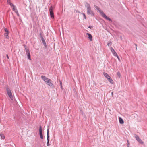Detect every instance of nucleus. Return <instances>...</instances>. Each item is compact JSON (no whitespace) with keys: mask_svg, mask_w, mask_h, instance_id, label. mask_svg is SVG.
Returning a JSON list of instances; mask_svg holds the SVG:
<instances>
[{"mask_svg":"<svg viewBox=\"0 0 147 147\" xmlns=\"http://www.w3.org/2000/svg\"><path fill=\"white\" fill-rule=\"evenodd\" d=\"M119 119H122L120 117H119Z\"/></svg>","mask_w":147,"mask_h":147,"instance_id":"obj_34","label":"nucleus"},{"mask_svg":"<svg viewBox=\"0 0 147 147\" xmlns=\"http://www.w3.org/2000/svg\"><path fill=\"white\" fill-rule=\"evenodd\" d=\"M135 138L136 139V140L140 143L142 144H143V142L142 141V140L140 139L138 136L137 135H136L135 136Z\"/></svg>","mask_w":147,"mask_h":147,"instance_id":"obj_7","label":"nucleus"},{"mask_svg":"<svg viewBox=\"0 0 147 147\" xmlns=\"http://www.w3.org/2000/svg\"><path fill=\"white\" fill-rule=\"evenodd\" d=\"M48 136H49V131L48 129H47V137H48Z\"/></svg>","mask_w":147,"mask_h":147,"instance_id":"obj_29","label":"nucleus"},{"mask_svg":"<svg viewBox=\"0 0 147 147\" xmlns=\"http://www.w3.org/2000/svg\"><path fill=\"white\" fill-rule=\"evenodd\" d=\"M127 144L128 147H129V141L128 140H127Z\"/></svg>","mask_w":147,"mask_h":147,"instance_id":"obj_28","label":"nucleus"},{"mask_svg":"<svg viewBox=\"0 0 147 147\" xmlns=\"http://www.w3.org/2000/svg\"><path fill=\"white\" fill-rule=\"evenodd\" d=\"M110 49L113 54L115 52L114 49L112 47H110Z\"/></svg>","mask_w":147,"mask_h":147,"instance_id":"obj_16","label":"nucleus"},{"mask_svg":"<svg viewBox=\"0 0 147 147\" xmlns=\"http://www.w3.org/2000/svg\"><path fill=\"white\" fill-rule=\"evenodd\" d=\"M82 15H83V17H84V18L85 19H86V16L85 15V14L84 13H82Z\"/></svg>","mask_w":147,"mask_h":147,"instance_id":"obj_25","label":"nucleus"},{"mask_svg":"<svg viewBox=\"0 0 147 147\" xmlns=\"http://www.w3.org/2000/svg\"><path fill=\"white\" fill-rule=\"evenodd\" d=\"M41 78L47 85L51 87H54V85L51 82V79L47 78L46 76H42Z\"/></svg>","mask_w":147,"mask_h":147,"instance_id":"obj_2","label":"nucleus"},{"mask_svg":"<svg viewBox=\"0 0 147 147\" xmlns=\"http://www.w3.org/2000/svg\"><path fill=\"white\" fill-rule=\"evenodd\" d=\"M107 45L108 46H111L112 45L111 42H109L107 43Z\"/></svg>","mask_w":147,"mask_h":147,"instance_id":"obj_20","label":"nucleus"},{"mask_svg":"<svg viewBox=\"0 0 147 147\" xmlns=\"http://www.w3.org/2000/svg\"><path fill=\"white\" fill-rule=\"evenodd\" d=\"M94 7L100 13L102 17L104 18L106 20H107L109 21L112 22L111 20L100 9L99 7H98L97 6L94 5Z\"/></svg>","mask_w":147,"mask_h":147,"instance_id":"obj_1","label":"nucleus"},{"mask_svg":"<svg viewBox=\"0 0 147 147\" xmlns=\"http://www.w3.org/2000/svg\"><path fill=\"white\" fill-rule=\"evenodd\" d=\"M42 41L44 45H46V43L45 42L44 39H42Z\"/></svg>","mask_w":147,"mask_h":147,"instance_id":"obj_21","label":"nucleus"},{"mask_svg":"<svg viewBox=\"0 0 147 147\" xmlns=\"http://www.w3.org/2000/svg\"><path fill=\"white\" fill-rule=\"evenodd\" d=\"M135 45H136V49L137 50V45L136 44H135Z\"/></svg>","mask_w":147,"mask_h":147,"instance_id":"obj_35","label":"nucleus"},{"mask_svg":"<svg viewBox=\"0 0 147 147\" xmlns=\"http://www.w3.org/2000/svg\"><path fill=\"white\" fill-rule=\"evenodd\" d=\"M119 122L121 124H123L124 123L123 120H119Z\"/></svg>","mask_w":147,"mask_h":147,"instance_id":"obj_22","label":"nucleus"},{"mask_svg":"<svg viewBox=\"0 0 147 147\" xmlns=\"http://www.w3.org/2000/svg\"><path fill=\"white\" fill-rule=\"evenodd\" d=\"M6 56H7V58L8 59H9V56H8V55H6Z\"/></svg>","mask_w":147,"mask_h":147,"instance_id":"obj_33","label":"nucleus"},{"mask_svg":"<svg viewBox=\"0 0 147 147\" xmlns=\"http://www.w3.org/2000/svg\"><path fill=\"white\" fill-rule=\"evenodd\" d=\"M108 81L111 84H113V81L112 79L111 78V77H110L109 78H108Z\"/></svg>","mask_w":147,"mask_h":147,"instance_id":"obj_12","label":"nucleus"},{"mask_svg":"<svg viewBox=\"0 0 147 147\" xmlns=\"http://www.w3.org/2000/svg\"><path fill=\"white\" fill-rule=\"evenodd\" d=\"M27 57L28 59L30 60H31V58H30V53H28V54H27Z\"/></svg>","mask_w":147,"mask_h":147,"instance_id":"obj_18","label":"nucleus"},{"mask_svg":"<svg viewBox=\"0 0 147 147\" xmlns=\"http://www.w3.org/2000/svg\"><path fill=\"white\" fill-rule=\"evenodd\" d=\"M85 7L86 8L87 14L90 15L92 16H94V13L93 11L91 10L90 4L87 3H86L85 4Z\"/></svg>","mask_w":147,"mask_h":147,"instance_id":"obj_3","label":"nucleus"},{"mask_svg":"<svg viewBox=\"0 0 147 147\" xmlns=\"http://www.w3.org/2000/svg\"><path fill=\"white\" fill-rule=\"evenodd\" d=\"M86 34L88 36V38L90 39V41H92V35L88 33H87Z\"/></svg>","mask_w":147,"mask_h":147,"instance_id":"obj_8","label":"nucleus"},{"mask_svg":"<svg viewBox=\"0 0 147 147\" xmlns=\"http://www.w3.org/2000/svg\"><path fill=\"white\" fill-rule=\"evenodd\" d=\"M54 7L52 6H51L49 9L50 15L51 18H54V15L53 12V10H54Z\"/></svg>","mask_w":147,"mask_h":147,"instance_id":"obj_4","label":"nucleus"},{"mask_svg":"<svg viewBox=\"0 0 147 147\" xmlns=\"http://www.w3.org/2000/svg\"><path fill=\"white\" fill-rule=\"evenodd\" d=\"M113 54L115 56H116L118 55L116 52L114 53H113Z\"/></svg>","mask_w":147,"mask_h":147,"instance_id":"obj_26","label":"nucleus"},{"mask_svg":"<svg viewBox=\"0 0 147 147\" xmlns=\"http://www.w3.org/2000/svg\"><path fill=\"white\" fill-rule=\"evenodd\" d=\"M4 30H5V33L9 32V31L7 30V29L6 28H5Z\"/></svg>","mask_w":147,"mask_h":147,"instance_id":"obj_24","label":"nucleus"},{"mask_svg":"<svg viewBox=\"0 0 147 147\" xmlns=\"http://www.w3.org/2000/svg\"><path fill=\"white\" fill-rule=\"evenodd\" d=\"M93 27V26H88V28H90V29H91Z\"/></svg>","mask_w":147,"mask_h":147,"instance_id":"obj_30","label":"nucleus"},{"mask_svg":"<svg viewBox=\"0 0 147 147\" xmlns=\"http://www.w3.org/2000/svg\"><path fill=\"white\" fill-rule=\"evenodd\" d=\"M11 6L12 7L13 11L15 13H17V11H18V10L15 5L13 4V6Z\"/></svg>","mask_w":147,"mask_h":147,"instance_id":"obj_9","label":"nucleus"},{"mask_svg":"<svg viewBox=\"0 0 147 147\" xmlns=\"http://www.w3.org/2000/svg\"><path fill=\"white\" fill-rule=\"evenodd\" d=\"M0 136L1 137V139H4L5 137L4 135L1 134H0Z\"/></svg>","mask_w":147,"mask_h":147,"instance_id":"obj_19","label":"nucleus"},{"mask_svg":"<svg viewBox=\"0 0 147 147\" xmlns=\"http://www.w3.org/2000/svg\"><path fill=\"white\" fill-rule=\"evenodd\" d=\"M9 33V32H6V33H5L4 34V36L6 37V38L7 39H8L9 38V37L8 36Z\"/></svg>","mask_w":147,"mask_h":147,"instance_id":"obj_13","label":"nucleus"},{"mask_svg":"<svg viewBox=\"0 0 147 147\" xmlns=\"http://www.w3.org/2000/svg\"><path fill=\"white\" fill-rule=\"evenodd\" d=\"M118 58V59L119 60V61H120V59L118 56L117 55V56H116Z\"/></svg>","mask_w":147,"mask_h":147,"instance_id":"obj_31","label":"nucleus"},{"mask_svg":"<svg viewBox=\"0 0 147 147\" xmlns=\"http://www.w3.org/2000/svg\"><path fill=\"white\" fill-rule=\"evenodd\" d=\"M16 13L17 14V15L18 16H19V13H18V11H17V13Z\"/></svg>","mask_w":147,"mask_h":147,"instance_id":"obj_32","label":"nucleus"},{"mask_svg":"<svg viewBox=\"0 0 147 147\" xmlns=\"http://www.w3.org/2000/svg\"><path fill=\"white\" fill-rule=\"evenodd\" d=\"M24 47L25 49V51L26 54H28V53H30L29 50L28 49H27L26 46H25Z\"/></svg>","mask_w":147,"mask_h":147,"instance_id":"obj_15","label":"nucleus"},{"mask_svg":"<svg viewBox=\"0 0 147 147\" xmlns=\"http://www.w3.org/2000/svg\"><path fill=\"white\" fill-rule=\"evenodd\" d=\"M6 90L11 100H12L13 99V97L11 90L9 88H7L6 89Z\"/></svg>","mask_w":147,"mask_h":147,"instance_id":"obj_5","label":"nucleus"},{"mask_svg":"<svg viewBox=\"0 0 147 147\" xmlns=\"http://www.w3.org/2000/svg\"><path fill=\"white\" fill-rule=\"evenodd\" d=\"M103 74L104 76L107 79L110 77V76L107 73H103Z\"/></svg>","mask_w":147,"mask_h":147,"instance_id":"obj_10","label":"nucleus"},{"mask_svg":"<svg viewBox=\"0 0 147 147\" xmlns=\"http://www.w3.org/2000/svg\"><path fill=\"white\" fill-rule=\"evenodd\" d=\"M59 82H60V83L61 87L62 88V82L61 81H59Z\"/></svg>","mask_w":147,"mask_h":147,"instance_id":"obj_27","label":"nucleus"},{"mask_svg":"<svg viewBox=\"0 0 147 147\" xmlns=\"http://www.w3.org/2000/svg\"><path fill=\"white\" fill-rule=\"evenodd\" d=\"M7 3L8 4H9L10 6L13 5V4L11 3L10 0H7Z\"/></svg>","mask_w":147,"mask_h":147,"instance_id":"obj_17","label":"nucleus"},{"mask_svg":"<svg viewBox=\"0 0 147 147\" xmlns=\"http://www.w3.org/2000/svg\"><path fill=\"white\" fill-rule=\"evenodd\" d=\"M117 74L119 77L121 76V74L119 72H117Z\"/></svg>","mask_w":147,"mask_h":147,"instance_id":"obj_23","label":"nucleus"},{"mask_svg":"<svg viewBox=\"0 0 147 147\" xmlns=\"http://www.w3.org/2000/svg\"><path fill=\"white\" fill-rule=\"evenodd\" d=\"M49 136H48L47 137V146H50V144L49 143Z\"/></svg>","mask_w":147,"mask_h":147,"instance_id":"obj_11","label":"nucleus"},{"mask_svg":"<svg viewBox=\"0 0 147 147\" xmlns=\"http://www.w3.org/2000/svg\"><path fill=\"white\" fill-rule=\"evenodd\" d=\"M39 135L40 138L42 139H43V136L42 135V127L41 126H40L39 128Z\"/></svg>","mask_w":147,"mask_h":147,"instance_id":"obj_6","label":"nucleus"},{"mask_svg":"<svg viewBox=\"0 0 147 147\" xmlns=\"http://www.w3.org/2000/svg\"><path fill=\"white\" fill-rule=\"evenodd\" d=\"M24 47L25 49V51L26 54H28V53H30L29 50L28 49H27L26 46H25Z\"/></svg>","mask_w":147,"mask_h":147,"instance_id":"obj_14","label":"nucleus"}]
</instances>
